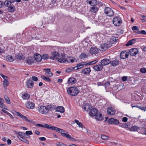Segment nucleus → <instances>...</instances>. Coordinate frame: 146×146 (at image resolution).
Listing matches in <instances>:
<instances>
[{"mask_svg":"<svg viewBox=\"0 0 146 146\" xmlns=\"http://www.w3.org/2000/svg\"><path fill=\"white\" fill-rule=\"evenodd\" d=\"M55 131L58 133H60L62 136L64 137H66V135L68 134L65 133V131L64 130L57 127H56Z\"/></svg>","mask_w":146,"mask_h":146,"instance_id":"obj_6","label":"nucleus"},{"mask_svg":"<svg viewBox=\"0 0 146 146\" xmlns=\"http://www.w3.org/2000/svg\"><path fill=\"white\" fill-rule=\"evenodd\" d=\"M66 60H67L68 62H70L72 63L74 62V58L71 57H69L68 58L66 59Z\"/></svg>","mask_w":146,"mask_h":146,"instance_id":"obj_50","label":"nucleus"},{"mask_svg":"<svg viewBox=\"0 0 146 146\" xmlns=\"http://www.w3.org/2000/svg\"><path fill=\"white\" fill-rule=\"evenodd\" d=\"M98 59L96 60L91 62H89L85 64V66H88L90 65H93L95 64L98 62Z\"/></svg>","mask_w":146,"mask_h":146,"instance_id":"obj_36","label":"nucleus"},{"mask_svg":"<svg viewBox=\"0 0 146 146\" xmlns=\"http://www.w3.org/2000/svg\"><path fill=\"white\" fill-rule=\"evenodd\" d=\"M19 139L23 142H24V143H25L27 144H29V141H27V139H26L25 138L22 137H20Z\"/></svg>","mask_w":146,"mask_h":146,"instance_id":"obj_45","label":"nucleus"},{"mask_svg":"<svg viewBox=\"0 0 146 146\" xmlns=\"http://www.w3.org/2000/svg\"><path fill=\"white\" fill-rule=\"evenodd\" d=\"M26 62L29 64L35 63V58L34 57H29L26 59Z\"/></svg>","mask_w":146,"mask_h":146,"instance_id":"obj_9","label":"nucleus"},{"mask_svg":"<svg viewBox=\"0 0 146 146\" xmlns=\"http://www.w3.org/2000/svg\"><path fill=\"white\" fill-rule=\"evenodd\" d=\"M8 11L10 12H14L15 10V8L14 6H10L8 7Z\"/></svg>","mask_w":146,"mask_h":146,"instance_id":"obj_35","label":"nucleus"},{"mask_svg":"<svg viewBox=\"0 0 146 146\" xmlns=\"http://www.w3.org/2000/svg\"><path fill=\"white\" fill-rule=\"evenodd\" d=\"M90 9L91 12L93 13H96L98 12V8L96 6H94L91 7Z\"/></svg>","mask_w":146,"mask_h":146,"instance_id":"obj_26","label":"nucleus"},{"mask_svg":"<svg viewBox=\"0 0 146 146\" xmlns=\"http://www.w3.org/2000/svg\"><path fill=\"white\" fill-rule=\"evenodd\" d=\"M132 29L133 31L137 30L139 31V29L138 27L136 26H133L132 28Z\"/></svg>","mask_w":146,"mask_h":146,"instance_id":"obj_58","label":"nucleus"},{"mask_svg":"<svg viewBox=\"0 0 146 146\" xmlns=\"http://www.w3.org/2000/svg\"><path fill=\"white\" fill-rule=\"evenodd\" d=\"M6 59L9 62H12L14 60L13 57L10 55L7 56L6 57Z\"/></svg>","mask_w":146,"mask_h":146,"instance_id":"obj_37","label":"nucleus"},{"mask_svg":"<svg viewBox=\"0 0 146 146\" xmlns=\"http://www.w3.org/2000/svg\"><path fill=\"white\" fill-rule=\"evenodd\" d=\"M4 100L3 99L0 98V107L3 109H5V106L4 104Z\"/></svg>","mask_w":146,"mask_h":146,"instance_id":"obj_33","label":"nucleus"},{"mask_svg":"<svg viewBox=\"0 0 146 146\" xmlns=\"http://www.w3.org/2000/svg\"><path fill=\"white\" fill-rule=\"evenodd\" d=\"M17 136L19 139L20 137H25V133L22 132H19L18 135Z\"/></svg>","mask_w":146,"mask_h":146,"instance_id":"obj_40","label":"nucleus"},{"mask_svg":"<svg viewBox=\"0 0 146 146\" xmlns=\"http://www.w3.org/2000/svg\"><path fill=\"white\" fill-rule=\"evenodd\" d=\"M102 65L98 64L95 65L93 67V68L96 71H99L102 70L103 68Z\"/></svg>","mask_w":146,"mask_h":146,"instance_id":"obj_18","label":"nucleus"},{"mask_svg":"<svg viewBox=\"0 0 146 146\" xmlns=\"http://www.w3.org/2000/svg\"><path fill=\"white\" fill-rule=\"evenodd\" d=\"M79 92V90L76 87H70L67 90L68 94L72 96L77 95Z\"/></svg>","mask_w":146,"mask_h":146,"instance_id":"obj_1","label":"nucleus"},{"mask_svg":"<svg viewBox=\"0 0 146 146\" xmlns=\"http://www.w3.org/2000/svg\"><path fill=\"white\" fill-rule=\"evenodd\" d=\"M108 113L111 115H114L115 113V111L111 107H109L108 108L107 111Z\"/></svg>","mask_w":146,"mask_h":146,"instance_id":"obj_21","label":"nucleus"},{"mask_svg":"<svg viewBox=\"0 0 146 146\" xmlns=\"http://www.w3.org/2000/svg\"><path fill=\"white\" fill-rule=\"evenodd\" d=\"M138 52L137 48H135L130 49L129 51V54L131 55L134 56L136 55Z\"/></svg>","mask_w":146,"mask_h":146,"instance_id":"obj_7","label":"nucleus"},{"mask_svg":"<svg viewBox=\"0 0 146 146\" xmlns=\"http://www.w3.org/2000/svg\"><path fill=\"white\" fill-rule=\"evenodd\" d=\"M58 61L60 63H64L66 61V59H65V56L64 54H61V56H59L58 59Z\"/></svg>","mask_w":146,"mask_h":146,"instance_id":"obj_10","label":"nucleus"},{"mask_svg":"<svg viewBox=\"0 0 146 146\" xmlns=\"http://www.w3.org/2000/svg\"><path fill=\"white\" fill-rule=\"evenodd\" d=\"M34 57L35 58V62L36 61L40 62L42 59L41 56L37 54H35Z\"/></svg>","mask_w":146,"mask_h":146,"instance_id":"obj_20","label":"nucleus"},{"mask_svg":"<svg viewBox=\"0 0 146 146\" xmlns=\"http://www.w3.org/2000/svg\"><path fill=\"white\" fill-rule=\"evenodd\" d=\"M87 3L92 6H96L97 3L96 0H87Z\"/></svg>","mask_w":146,"mask_h":146,"instance_id":"obj_15","label":"nucleus"},{"mask_svg":"<svg viewBox=\"0 0 146 146\" xmlns=\"http://www.w3.org/2000/svg\"><path fill=\"white\" fill-rule=\"evenodd\" d=\"M68 82L69 84H73L76 82V80L75 78H70L68 79Z\"/></svg>","mask_w":146,"mask_h":146,"instance_id":"obj_22","label":"nucleus"},{"mask_svg":"<svg viewBox=\"0 0 146 146\" xmlns=\"http://www.w3.org/2000/svg\"><path fill=\"white\" fill-rule=\"evenodd\" d=\"M34 82L32 80L29 79L26 82V86L28 88H31L33 86Z\"/></svg>","mask_w":146,"mask_h":146,"instance_id":"obj_8","label":"nucleus"},{"mask_svg":"<svg viewBox=\"0 0 146 146\" xmlns=\"http://www.w3.org/2000/svg\"><path fill=\"white\" fill-rule=\"evenodd\" d=\"M5 52V49L1 48H0V55Z\"/></svg>","mask_w":146,"mask_h":146,"instance_id":"obj_61","label":"nucleus"},{"mask_svg":"<svg viewBox=\"0 0 146 146\" xmlns=\"http://www.w3.org/2000/svg\"><path fill=\"white\" fill-rule=\"evenodd\" d=\"M66 137L72 141H76V139L74 138L71 137V135L69 134H68L66 135Z\"/></svg>","mask_w":146,"mask_h":146,"instance_id":"obj_43","label":"nucleus"},{"mask_svg":"<svg viewBox=\"0 0 146 146\" xmlns=\"http://www.w3.org/2000/svg\"><path fill=\"white\" fill-rule=\"evenodd\" d=\"M41 78L45 81L48 82H50L51 81V80L50 78L48 77H46L44 76H42Z\"/></svg>","mask_w":146,"mask_h":146,"instance_id":"obj_41","label":"nucleus"},{"mask_svg":"<svg viewBox=\"0 0 146 146\" xmlns=\"http://www.w3.org/2000/svg\"><path fill=\"white\" fill-rule=\"evenodd\" d=\"M90 105L89 104L84 103L83 105V108L86 111H88L90 109Z\"/></svg>","mask_w":146,"mask_h":146,"instance_id":"obj_27","label":"nucleus"},{"mask_svg":"<svg viewBox=\"0 0 146 146\" xmlns=\"http://www.w3.org/2000/svg\"><path fill=\"white\" fill-rule=\"evenodd\" d=\"M137 33L138 34H143V35L146 34V32L144 30L138 31Z\"/></svg>","mask_w":146,"mask_h":146,"instance_id":"obj_53","label":"nucleus"},{"mask_svg":"<svg viewBox=\"0 0 146 146\" xmlns=\"http://www.w3.org/2000/svg\"><path fill=\"white\" fill-rule=\"evenodd\" d=\"M98 111L96 108L92 109L90 111V115L92 116H96L97 114Z\"/></svg>","mask_w":146,"mask_h":146,"instance_id":"obj_16","label":"nucleus"},{"mask_svg":"<svg viewBox=\"0 0 146 146\" xmlns=\"http://www.w3.org/2000/svg\"><path fill=\"white\" fill-rule=\"evenodd\" d=\"M38 112L42 114L46 115L48 113V110L45 106H40L38 107Z\"/></svg>","mask_w":146,"mask_h":146,"instance_id":"obj_2","label":"nucleus"},{"mask_svg":"<svg viewBox=\"0 0 146 146\" xmlns=\"http://www.w3.org/2000/svg\"><path fill=\"white\" fill-rule=\"evenodd\" d=\"M35 104L31 102L28 101L26 104V106L28 108L33 109L35 107Z\"/></svg>","mask_w":146,"mask_h":146,"instance_id":"obj_11","label":"nucleus"},{"mask_svg":"<svg viewBox=\"0 0 146 146\" xmlns=\"http://www.w3.org/2000/svg\"><path fill=\"white\" fill-rule=\"evenodd\" d=\"M0 75L4 79V81H5V80H8V78L7 77V76L3 75V74L1 73L0 74Z\"/></svg>","mask_w":146,"mask_h":146,"instance_id":"obj_52","label":"nucleus"},{"mask_svg":"<svg viewBox=\"0 0 146 146\" xmlns=\"http://www.w3.org/2000/svg\"><path fill=\"white\" fill-rule=\"evenodd\" d=\"M115 40H116V39L114 37H113L110 39V42L111 44H113L115 42Z\"/></svg>","mask_w":146,"mask_h":146,"instance_id":"obj_57","label":"nucleus"},{"mask_svg":"<svg viewBox=\"0 0 146 146\" xmlns=\"http://www.w3.org/2000/svg\"><path fill=\"white\" fill-rule=\"evenodd\" d=\"M30 97V95L29 94L24 93L22 94V98L24 100H27Z\"/></svg>","mask_w":146,"mask_h":146,"instance_id":"obj_32","label":"nucleus"},{"mask_svg":"<svg viewBox=\"0 0 146 146\" xmlns=\"http://www.w3.org/2000/svg\"><path fill=\"white\" fill-rule=\"evenodd\" d=\"M15 58L17 60H21L24 59V57L23 55L18 54L16 56Z\"/></svg>","mask_w":146,"mask_h":146,"instance_id":"obj_38","label":"nucleus"},{"mask_svg":"<svg viewBox=\"0 0 146 146\" xmlns=\"http://www.w3.org/2000/svg\"><path fill=\"white\" fill-rule=\"evenodd\" d=\"M88 57L86 54L85 53H82L79 56V58L80 59H82L85 58H86Z\"/></svg>","mask_w":146,"mask_h":146,"instance_id":"obj_47","label":"nucleus"},{"mask_svg":"<svg viewBox=\"0 0 146 146\" xmlns=\"http://www.w3.org/2000/svg\"><path fill=\"white\" fill-rule=\"evenodd\" d=\"M101 138L103 140H107L109 139V138L108 136H106V135H102L101 136Z\"/></svg>","mask_w":146,"mask_h":146,"instance_id":"obj_49","label":"nucleus"},{"mask_svg":"<svg viewBox=\"0 0 146 146\" xmlns=\"http://www.w3.org/2000/svg\"><path fill=\"white\" fill-rule=\"evenodd\" d=\"M122 127L125 128H127L128 127V125L126 123H124L122 125Z\"/></svg>","mask_w":146,"mask_h":146,"instance_id":"obj_63","label":"nucleus"},{"mask_svg":"<svg viewBox=\"0 0 146 146\" xmlns=\"http://www.w3.org/2000/svg\"><path fill=\"white\" fill-rule=\"evenodd\" d=\"M98 51V49L96 48H91L90 50V53L92 54H97Z\"/></svg>","mask_w":146,"mask_h":146,"instance_id":"obj_25","label":"nucleus"},{"mask_svg":"<svg viewBox=\"0 0 146 146\" xmlns=\"http://www.w3.org/2000/svg\"><path fill=\"white\" fill-rule=\"evenodd\" d=\"M4 98L6 102L8 104H10L11 102L9 98L7 96L5 95Z\"/></svg>","mask_w":146,"mask_h":146,"instance_id":"obj_48","label":"nucleus"},{"mask_svg":"<svg viewBox=\"0 0 146 146\" xmlns=\"http://www.w3.org/2000/svg\"><path fill=\"white\" fill-rule=\"evenodd\" d=\"M122 20L121 18L117 16L114 17L113 20V24L116 26H118L122 23Z\"/></svg>","mask_w":146,"mask_h":146,"instance_id":"obj_3","label":"nucleus"},{"mask_svg":"<svg viewBox=\"0 0 146 146\" xmlns=\"http://www.w3.org/2000/svg\"><path fill=\"white\" fill-rule=\"evenodd\" d=\"M108 121L110 124H113L115 125H117L119 123V122L118 120L114 118L110 119Z\"/></svg>","mask_w":146,"mask_h":146,"instance_id":"obj_14","label":"nucleus"},{"mask_svg":"<svg viewBox=\"0 0 146 146\" xmlns=\"http://www.w3.org/2000/svg\"><path fill=\"white\" fill-rule=\"evenodd\" d=\"M91 71L90 69V68H86L82 70V73L84 74L88 75L89 74Z\"/></svg>","mask_w":146,"mask_h":146,"instance_id":"obj_19","label":"nucleus"},{"mask_svg":"<svg viewBox=\"0 0 146 146\" xmlns=\"http://www.w3.org/2000/svg\"><path fill=\"white\" fill-rule=\"evenodd\" d=\"M74 121L77 124V125H78L79 127L82 128L83 127V125L82 123H81L78 120L75 119Z\"/></svg>","mask_w":146,"mask_h":146,"instance_id":"obj_42","label":"nucleus"},{"mask_svg":"<svg viewBox=\"0 0 146 146\" xmlns=\"http://www.w3.org/2000/svg\"><path fill=\"white\" fill-rule=\"evenodd\" d=\"M57 146H67L66 145L62 143H56Z\"/></svg>","mask_w":146,"mask_h":146,"instance_id":"obj_60","label":"nucleus"},{"mask_svg":"<svg viewBox=\"0 0 146 146\" xmlns=\"http://www.w3.org/2000/svg\"><path fill=\"white\" fill-rule=\"evenodd\" d=\"M95 118L96 120L99 121L102 120L104 119L102 114L100 113L96 114Z\"/></svg>","mask_w":146,"mask_h":146,"instance_id":"obj_28","label":"nucleus"},{"mask_svg":"<svg viewBox=\"0 0 146 146\" xmlns=\"http://www.w3.org/2000/svg\"><path fill=\"white\" fill-rule=\"evenodd\" d=\"M109 46L108 44L105 43L100 46V49L102 51H105L107 49Z\"/></svg>","mask_w":146,"mask_h":146,"instance_id":"obj_12","label":"nucleus"},{"mask_svg":"<svg viewBox=\"0 0 146 146\" xmlns=\"http://www.w3.org/2000/svg\"><path fill=\"white\" fill-rule=\"evenodd\" d=\"M85 64V62H81L77 64L78 69H80L84 66V65Z\"/></svg>","mask_w":146,"mask_h":146,"instance_id":"obj_44","label":"nucleus"},{"mask_svg":"<svg viewBox=\"0 0 146 146\" xmlns=\"http://www.w3.org/2000/svg\"><path fill=\"white\" fill-rule=\"evenodd\" d=\"M46 107L47 109L48 110V112L49 110H52L53 109V106L52 105H47Z\"/></svg>","mask_w":146,"mask_h":146,"instance_id":"obj_46","label":"nucleus"},{"mask_svg":"<svg viewBox=\"0 0 146 146\" xmlns=\"http://www.w3.org/2000/svg\"><path fill=\"white\" fill-rule=\"evenodd\" d=\"M140 72L143 73H146V68H142L140 69Z\"/></svg>","mask_w":146,"mask_h":146,"instance_id":"obj_59","label":"nucleus"},{"mask_svg":"<svg viewBox=\"0 0 146 146\" xmlns=\"http://www.w3.org/2000/svg\"><path fill=\"white\" fill-rule=\"evenodd\" d=\"M50 69H44V70H45L46 72L45 73V74L46 75L49 77H51L52 76L53 74L50 71Z\"/></svg>","mask_w":146,"mask_h":146,"instance_id":"obj_23","label":"nucleus"},{"mask_svg":"<svg viewBox=\"0 0 146 146\" xmlns=\"http://www.w3.org/2000/svg\"><path fill=\"white\" fill-rule=\"evenodd\" d=\"M15 112L16 113V114L17 115H18L20 117L22 118L23 119L25 120L26 121L29 122L30 121L29 120L27 119V117L25 116L22 115L20 113L18 112H16L15 111Z\"/></svg>","mask_w":146,"mask_h":146,"instance_id":"obj_17","label":"nucleus"},{"mask_svg":"<svg viewBox=\"0 0 146 146\" xmlns=\"http://www.w3.org/2000/svg\"><path fill=\"white\" fill-rule=\"evenodd\" d=\"M59 56V55L58 52H53L51 53L50 58L53 60L56 59Z\"/></svg>","mask_w":146,"mask_h":146,"instance_id":"obj_5","label":"nucleus"},{"mask_svg":"<svg viewBox=\"0 0 146 146\" xmlns=\"http://www.w3.org/2000/svg\"><path fill=\"white\" fill-rule=\"evenodd\" d=\"M56 127L49 125L47 123H45L44 125V128H46L47 129H50L52 130H55Z\"/></svg>","mask_w":146,"mask_h":146,"instance_id":"obj_24","label":"nucleus"},{"mask_svg":"<svg viewBox=\"0 0 146 146\" xmlns=\"http://www.w3.org/2000/svg\"><path fill=\"white\" fill-rule=\"evenodd\" d=\"M9 84V82L8 80L3 81V84L5 87H6Z\"/></svg>","mask_w":146,"mask_h":146,"instance_id":"obj_54","label":"nucleus"},{"mask_svg":"<svg viewBox=\"0 0 146 146\" xmlns=\"http://www.w3.org/2000/svg\"><path fill=\"white\" fill-rule=\"evenodd\" d=\"M105 13L108 16L112 17L113 16L114 12L113 10L109 7H106L104 10Z\"/></svg>","mask_w":146,"mask_h":146,"instance_id":"obj_4","label":"nucleus"},{"mask_svg":"<svg viewBox=\"0 0 146 146\" xmlns=\"http://www.w3.org/2000/svg\"><path fill=\"white\" fill-rule=\"evenodd\" d=\"M11 3L10 1L9 0L6 1L4 3H3L4 5L8 7L11 5Z\"/></svg>","mask_w":146,"mask_h":146,"instance_id":"obj_39","label":"nucleus"},{"mask_svg":"<svg viewBox=\"0 0 146 146\" xmlns=\"http://www.w3.org/2000/svg\"><path fill=\"white\" fill-rule=\"evenodd\" d=\"M48 56L47 54H44L42 55V58L44 60H46L48 58Z\"/></svg>","mask_w":146,"mask_h":146,"instance_id":"obj_55","label":"nucleus"},{"mask_svg":"<svg viewBox=\"0 0 146 146\" xmlns=\"http://www.w3.org/2000/svg\"><path fill=\"white\" fill-rule=\"evenodd\" d=\"M111 63L110 60L108 59H104L102 60L101 62V64L103 66L107 65Z\"/></svg>","mask_w":146,"mask_h":146,"instance_id":"obj_13","label":"nucleus"},{"mask_svg":"<svg viewBox=\"0 0 146 146\" xmlns=\"http://www.w3.org/2000/svg\"><path fill=\"white\" fill-rule=\"evenodd\" d=\"M25 133V134H26L27 135H32L33 134V133L31 131H27Z\"/></svg>","mask_w":146,"mask_h":146,"instance_id":"obj_56","label":"nucleus"},{"mask_svg":"<svg viewBox=\"0 0 146 146\" xmlns=\"http://www.w3.org/2000/svg\"><path fill=\"white\" fill-rule=\"evenodd\" d=\"M120 57L121 58L125 59L127 58L128 55L126 54L125 52H122L120 53Z\"/></svg>","mask_w":146,"mask_h":146,"instance_id":"obj_29","label":"nucleus"},{"mask_svg":"<svg viewBox=\"0 0 146 146\" xmlns=\"http://www.w3.org/2000/svg\"><path fill=\"white\" fill-rule=\"evenodd\" d=\"M139 129V128L137 126H134L131 128V130L132 131H135Z\"/></svg>","mask_w":146,"mask_h":146,"instance_id":"obj_51","label":"nucleus"},{"mask_svg":"<svg viewBox=\"0 0 146 146\" xmlns=\"http://www.w3.org/2000/svg\"><path fill=\"white\" fill-rule=\"evenodd\" d=\"M136 40V39H133L129 41L126 44V46H128L130 45H132L133 44L134 42H135Z\"/></svg>","mask_w":146,"mask_h":146,"instance_id":"obj_34","label":"nucleus"},{"mask_svg":"<svg viewBox=\"0 0 146 146\" xmlns=\"http://www.w3.org/2000/svg\"><path fill=\"white\" fill-rule=\"evenodd\" d=\"M119 63V61L118 60L115 59L114 60L112 61L111 62V64L113 66H115L117 65Z\"/></svg>","mask_w":146,"mask_h":146,"instance_id":"obj_31","label":"nucleus"},{"mask_svg":"<svg viewBox=\"0 0 146 146\" xmlns=\"http://www.w3.org/2000/svg\"><path fill=\"white\" fill-rule=\"evenodd\" d=\"M141 49L142 50L144 51H146V46H142L141 47Z\"/></svg>","mask_w":146,"mask_h":146,"instance_id":"obj_64","label":"nucleus"},{"mask_svg":"<svg viewBox=\"0 0 146 146\" xmlns=\"http://www.w3.org/2000/svg\"><path fill=\"white\" fill-rule=\"evenodd\" d=\"M56 111L61 113H63L64 112V108L62 106H59L56 108Z\"/></svg>","mask_w":146,"mask_h":146,"instance_id":"obj_30","label":"nucleus"},{"mask_svg":"<svg viewBox=\"0 0 146 146\" xmlns=\"http://www.w3.org/2000/svg\"><path fill=\"white\" fill-rule=\"evenodd\" d=\"M32 80H33L35 81H37L38 80V78L36 76H32Z\"/></svg>","mask_w":146,"mask_h":146,"instance_id":"obj_62","label":"nucleus"}]
</instances>
